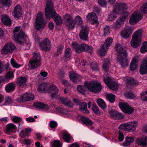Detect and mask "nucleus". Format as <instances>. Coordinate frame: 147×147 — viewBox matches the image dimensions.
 I'll return each instance as SVG.
<instances>
[{"label":"nucleus","mask_w":147,"mask_h":147,"mask_svg":"<svg viewBox=\"0 0 147 147\" xmlns=\"http://www.w3.org/2000/svg\"><path fill=\"white\" fill-rule=\"evenodd\" d=\"M141 10L143 13H147V2L144 3L141 8Z\"/></svg>","instance_id":"obj_60"},{"label":"nucleus","mask_w":147,"mask_h":147,"mask_svg":"<svg viewBox=\"0 0 147 147\" xmlns=\"http://www.w3.org/2000/svg\"><path fill=\"white\" fill-rule=\"evenodd\" d=\"M14 77L13 73L11 71H9L6 74L5 78L6 79L10 80L13 78Z\"/></svg>","instance_id":"obj_58"},{"label":"nucleus","mask_w":147,"mask_h":147,"mask_svg":"<svg viewBox=\"0 0 147 147\" xmlns=\"http://www.w3.org/2000/svg\"><path fill=\"white\" fill-rule=\"evenodd\" d=\"M77 90L80 93L84 95L85 92L86 90V87L81 85H78L77 87Z\"/></svg>","instance_id":"obj_46"},{"label":"nucleus","mask_w":147,"mask_h":147,"mask_svg":"<svg viewBox=\"0 0 147 147\" xmlns=\"http://www.w3.org/2000/svg\"><path fill=\"white\" fill-rule=\"evenodd\" d=\"M141 99L143 101L147 100V92H144L141 95Z\"/></svg>","instance_id":"obj_63"},{"label":"nucleus","mask_w":147,"mask_h":147,"mask_svg":"<svg viewBox=\"0 0 147 147\" xmlns=\"http://www.w3.org/2000/svg\"><path fill=\"white\" fill-rule=\"evenodd\" d=\"M32 129L30 128H26L22 130H21L19 133V135L21 138H24L28 136V134L31 132Z\"/></svg>","instance_id":"obj_32"},{"label":"nucleus","mask_w":147,"mask_h":147,"mask_svg":"<svg viewBox=\"0 0 147 147\" xmlns=\"http://www.w3.org/2000/svg\"><path fill=\"white\" fill-rule=\"evenodd\" d=\"M33 57L29 62L30 66L31 69H35L40 65L42 60L41 57L39 53H33Z\"/></svg>","instance_id":"obj_5"},{"label":"nucleus","mask_w":147,"mask_h":147,"mask_svg":"<svg viewBox=\"0 0 147 147\" xmlns=\"http://www.w3.org/2000/svg\"><path fill=\"white\" fill-rule=\"evenodd\" d=\"M27 80V79L26 78L21 77L18 79L17 84L19 86H24L26 84Z\"/></svg>","instance_id":"obj_38"},{"label":"nucleus","mask_w":147,"mask_h":147,"mask_svg":"<svg viewBox=\"0 0 147 147\" xmlns=\"http://www.w3.org/2000/svg\"><path fill=\"white\" fill-rule=\"evenodd\" d=\"M113 42V39L109 37L106 39L105 43L101 46L100 49L99 51V54L101 56H105L107 51L109 49Z\"/></svg>","instance_id":"obj_6"},{"label":"nucleus","mask_w":147,"mask_h":147,"mask_svg":"<svg viewBox=\"0 0 147 147\" xmlns=\"http://www.w3.org/2000/svg\"><path fill=\"white\" fill-rule=\"evenodd\" d=\"M110 27L109 26H106L103 28V32H104L103 35L105 36L108 35L110 33Z\"/></svg>","instance_id":"obj_59"},{"label":"nucleus","mask_w":147,"mask_h":147,"mask_svg":"<svg viewBox=\"0 0 147 147\" xmlns=\"http://www.w3.org/2000/svg\"><path fill=\"white\" fill-rule=\"evenodd\" d=\"M109 114L111 117L114 119H122L124 118V116L123 114L114 110L110 111Z\"/></svg>","instance_id":"obj_18"},{"label":"nucleus","mask_w":147,"mask_h":147,"mask_svg":"<svg viewBox=\"0 0 147 147\" xmlns=\"http://www.w3.org/2000/svg\"><path fill=\"white\" fill-rule=\"evenodd\" d=\"M45 107V109H47L50 111H53L56 109L55 105L53 104H50L49 105L46 104V105Z\"/></svg>","instance_id":"obj_57"},{"label":"nucleus","mask_w":147,"mask_h":147,"mask_svg":"<svg viewBox=\"0 0 147 147\" xmlns=\"http://www.w3.org/2000/svg\"><path fill=\"white\" fill-rule=\"evenodd\" d=\"M143 31L139 30L135 32L132 36V39L131 42V45L134 48H137L141 43L140 39L141 38Z\"/></svg>","instance_id":"obj_4"},{"label":"nucleus","mask_w":147,"mask_h":147,"mask_svg":"<svg viewBox=\"0 0 147 147\" xmlns=\"http://www.w3.org/2000/svg\"><path fill=\"white\" fill-rule=\"evenodd\" d=\"M11 120L14 123H18L21 122L23 120L22 118L17 116H14L11 118Z\"/></svg>","instance_id":"obj_48"},{"label":"nucleus","mask_w":147,"mask_h":147,"mask_svg":"<svg viewBox=\"0 0 147 147\" xmlns=\"http://www.w3.org/2000/svg\"><path fill=\"white\" fill-rule=\"evenodd\" d=\"M47 22L43 18V15L42 13H39L37 16L35 22V27L36 30H39L44 28Z\"/></svg>","instance_id":"obj_7"},{"label":"nucleus","mask_w":147,"mask_h":147,"mask_svg":"<svg viewBox=\"0 0 147 147\" xmlns=\"http://www.w3.org/2000/svg\"><path fill=\"white\" fill-rule=\"evenodd\" d=\"M65 23L69 29H73L75 26L74 19L69 14H66L64 16Z\"/></svg>","instance_id":"obj_9"},{"label":"nucleus","mask_w":147,"mask_h":147,"mask_svg":"<svg viewBox=\"0 0 147 147\" xmlns=\"http://www.w3.org/2000/svg\"><path fill=\"white\" fill-rule=\"evenodd\" d=\"M72 44L73 49L78 53L84 52L86 47V46H87V44H79L76 42H72Z\"/></svg>","instance_id":"obj_13"},{"label":"nucleus","mask_w":147,"mask_h":147,"mask_svg":"<svg viewBox=\"0 0 147 147\" xmlns=\"http://www.w3.org/2000/svg\"><path fill=\"white\" fill-rule=\"evenodd\" d=\"M126 57L123 56H121V57H119L118 59L119 61L123 67H125L127 66L128 65V62Z\"/></svg>","instance_id":"obj_31"},{"label":"nucleus","mask_w":147,"mask_h":147,"mask_svg":"<svg viewBox=\"0 0 147 147\" xmlns=\"http://www.w3.org/2000/svg\"><path fill=\"white\" fill-rule=\"evenodd\" d=\"M15 40L19 44V47L22 50H25L29 49L31 46L28 38L23 31L20 32L18 34L14 35Z\"/></svg>","instance_id":"obj_2"},{"label":"nucleus","mask_w":147,"mask_h":147,"mask_svg":"<svg viewBox=\"0 0 147 147\" xmlns=\"http://www.w3.org/2000/svg\"><path fill=\"white\" fill-rule=\"evenodd\" d=\"M141 13L138 11H136L132 14L129 22L130 24L134 25L138 22L142 18Z\"/></svg>","instance_id":"obj_12"},{"label":"nucleus","mask_w":147,"mask_h":147,"mask_svg":"<svg viewBox=\"0 0 147 147\" xmlns=\"http://www.w3.org/2000/svg\"><path fill=\"white\" fill-rule=\"evenodd\" d=\"M107 98L111 103H113L115 101V96L111 94H109L106 95Z\"/></svg>","instance_id":"obj_49"},{"label":"nucleus","mask_w":147,"mask_h":147,"mask_svg":"<svg viewBox=\"0 0 147 147\" xmlns=\"http://www.w3.org/2000/svg\"><path fill=\"white\" fill-rule=\"evenodd\" d=\"M140 51L142 53H146L147 51V42H146L143 43L141 48Z\"/></svg>","instance_id":"obj_56"},{"label":"nucleus","mask_w":147,"mask_h":147,"mask_svg":"<svg viewBox=\"0 0 147 147\" xmlns=\"http://www.w3.org/2000/svg\"><path fill=\"white\" fill-rule=\"evenodd\" d=\"M63 138L65 141L67 142H69L71 138V136L68 132H64L62 135Z\"/></svg>","instance_id":"obj_42"},{"label":"nucleus","mask_w":147,"mask_h":147,"mask_svg":"<svg viewBox=\"0 0 147 147\" xmlns=\"http://www.w3.org/2000/svg\"><path fill=\"white\" fill-rule=\"evenodd\" d=\"M127 7L126 4L124 3H120L117 5V9L118 11V13H122L123 14L125 13H129L126 11Z\"/></svg>","instance_id":"obj_29"},{"label":"nucleus","mask_w":147,"mask_h":147,"mask_svg":"<svg viewBox=\"0 0 147 147\" xmlns=\"http://www.w3.org/2000/svg\"><path fill=\"white\" fill-rule=\"evenodd\" d=\"M90 67L94 70H98L99 68L98 64L96 63H92L90 64Z\"/></svg>","instance_id":"obj_61"},{"label":"nucleus","mask_w":147,"mask_h":147,"mask_svg":"<svg viewBox=\"0 0 147 147\" xmlns=\"http://www.w3.org/2000/svg\"><path fill=\"white\" fill-rule=\"evenodd\" d=\"M138 56L134 57L132 59L130 64V68L132 70H134L137 67L138 64Z\"/></svg>","instance_id":"obj_33"},{"label":"nucleus","mask_w":147,"mask_h":147,"mask_svg":"<svg viewBox=\"0 0 147 147\" xmlns=\"http://www.w3.org/2000/svg\"><path fill=\"white\" fill-rule=\"evenodd\" d=\"M136 142L139 145L145 146L147 145V136L138 137L136 139Z\"/></svg>","instance_id":"obj_27"},{"label":"nucleus","mask_w":147,"mask_h":147,"mask_svg":"<svg viewBox=\"0 0 147 147\" xmlns=\"http://www.w3.org/2000/svg\"><path fill=\"white\" fill-rule=\"evenodd\" d=\"M92 109L93 111L97 115L100 114V112L98 107L96 105H93L92 107Z\"/></svg>","instance_id":"obj_62"},{"label":"nucleus","mask_w":147,"mask_h":147,"mask_svg":"<svg viewBox=\"0 0 147 147\" xmlns=\"http://www.w3.org/2000/svg\"><path fill=\"white\" fill-rule=\"evenodd\" d=\"M34 105L36 108L39 109H45V106L46 104H44L42 102H36L34 104Z\"/></svg>","instance_id":"obj_52"},{"label":"nucleus","mask_w":147,"mask_h":147,"mask_svg":"<svg viewBox=\"0 0 147 147\" xmlns=\"http://www.w3.org/2000/svg\"><path fill=\"white\" fill-rule=\"evenodd\" d=\"M13 13L14 18L16 19H19L22 16V8L20 5H18L15 6Z\"/></svg>","instance_id":"obj_20"},{"label":"nucleus","mask_w":147,"mask_h":147,"mask_svg":"<svg viewBox=\"0 0 147 147\" xmlns=\"http://www.w3.org/2000/svg\"><path fill=\"white\" fill-rule=\"evenodd\" d=\"M16 126L14 124L9 123L6 125L5 133L7 134H11L16 131Z\"/></svg>","instance_id":"obj_25"},{"label":"nucleus","mask_w":147,"mask_h":147,"mask_svg":"<svg viewBox=\"0 0 147 147\" xmlns=\"http://www.w3.org/2000/svg\"><path fill=\"white\" fill-rule=\"evenodd\" d=\"M89 28L87 26H84L80 30L79 36L80 38L83 40H86L88 39V34Z\"/></svg>","instance_id":"obj_16"},{"label":"nucleus","mask_w":147,"mask_h":147,"mask_svg":"<svg viewBox=\"0 0 147 147\" xmlns=\"http://www.w3.org/2000/svg\"><path fill=\"white\" fill-rule=\"evenodd\" d=\"M34 95L31 93L26 92L22 94L20 96L17 98V101L19 102H22L30 100H33L34 99Z\"/></svg>","instance_id":"obj_10"},{"label":"nucleus","mask_w":147,"mask_h":147,"mask_svg":"<svg viewBox=\"0 0 147 147\" xmlns=\"http://www.w3.org/2000/svg\"><path fill=\"white\" fill-rule=\"evenodd\" d=\"M84 51L87 52L90 54H92L94 52V48L91 46H89L87 44V46H86Z\"/></svg>","instance_id":"obj_54"},{"label":"nucleus","mask_w":147,"mask_h":147,"mask_svg":"<svg viewBox=\"0 0 147 147\" xmlns=\"http://www.w3.org/2000/svg\"><path fill=\"white\" fill-rule=\"evenodd\" d=\"M16 87L15 84L13 82L7 84L5 87V89L7 92H10L13 91Z\"/></svg>","instance_id":"obj_34"},{"label":"nucleus","mask_w":147,"mask_h":147,"mask_svg":"<svg viewBox=\"0 0 147 147\" xmlns=\"http://www.w3.org/2000/svg\"><path fill=\"white\" fill-rule=\"evenodd\" d=\"M117 12L114 10L108 16V19L109 20L112 21L114 20L116 18V15L117 14Z\"/></svg>","instance_id":"obj_50"},{"label":"nucleus","mask_w":147,"mask_h":147,"mask_svg":"<svg viewBox=\"0 0 147 147\" xmlns=\"http://www.w3.org/2000/svg\"><path fill=\"white\" fill-rule=\"evenodd\" d=\"M115 48L116 51L118 53L121 55H119V57H121V56L124 57H126L127 55L126 52V48L121 45L117 44L116 45Z\"/></svg>","instance_id":"obj_21"},{"label":"nucleus","mask_w":147,"mask_h":147,"mask_svg":"<svg viewBox=\"0 0 147 147\" xmlns=\"http://www.w3.org/2000/svg\"><path fill=\"white\" fill-rule=\"evenodd\" d=\"M108 86L110 89L115 91L117 89L118 85L117 83L112 81Z\"/></svg>","instance_id":"obj_45"},{"label":"nucleus","mask_w":147,"mask_h":147,"mask_svg":"<svg viewBox=\"0 0 147 147\" xmlns=\"http://www.w3.org/2000/svg\"><path fill=\"white\" fill-rule=\"evenodd\" d=\"M11 63L13 67L17 68L21 66V65L17 63L16 61L13 58L11 59Z\"/></svg>","instance_id":"obj_53"},{"label":"nucleus","mask_w":147,"mask_h":147,"mask_svg":"<svg viewBox=\"0 0 147 147\" xmlns=\"http://www.w3.org/2000/svg\"><path fill=\"white\" fill-rule=\"evenodd\" d=\"M138 126V122L134 121L127 123V131H135Z\"/></svg>","instance_id":"obj_22"},{"label":"nucleus","mask_w":147,"mask_h":147,"mask_svg":"<svg viewBox=\"0 0 147 147\" xmlns=\"http://www.w3.org/2000/svg\"><path fill=\"white\" fill-rule=\"evenodd\" d=\"M128 16V13H125L118 19L116 21L114 27L115 29H117L122 26L124 23V21Z\"/></svg>","instance_id":"obj_14"},{"label":"nucleus","mask_w":147,"mask_h":147,"mask_svg":"<svg viewBox=\"0 0 147 147\" xmlns=\"http://www.w3.org/2000/svg\"><path fill=\"white\" fill-rule=\"evenodd\" d=\"M39 46L43 50L48 51L51 50V45L50 41L48 38H46L40 42Z\"/></svg>","instance_id":"obj_15"},{"label":"nucleus","mask_w":147,"mask_h":147,"mask_svg":"<svg viewBox=\"0 0 147 147\" xmlns=\"http://www.w3.org/2000/svg\"><path fill=\"white\" fill-rule=\"evenodd\" d=\"M48 92L50 93L52 98H56L59 96V90L56 86L54 85H51L49 88Z\"/></svg>","instance_id":"obj_17"},{"label":"nucleus","mask_w":147,"mask_h":147,"mask_svg":"<svg viewBox=\"0 0 147 147\" xmlns=\"http://www.w3.org/2000/svg\"><path fill=\"white\" fill-rule=\"evenodd\" d=\"M119 105L121 110L126 113L131 114L134 111V109L126 103L120 102L119 103Z\"/></svg>","instance_id":"obj_11"},{"label":"nucleus","mask_w":147,"mask_h":147,"mask_svg":"<svg viewBox=\"0 0 147 147\" xmlns=\"http://www.w3.org/2000/svg\"><path fill=\"white\" fill-rule=\"evenodd\" d=\"M86 18L90 23L92 24L96 23L98 21L96 14L94 12L88 13Z\"/></svg>","instance_id":"obj_26"},{"label":"nucleus","mask_w":147,"mask_h":147,"mask_svg":"<svg viewBox=\"0 0 147 147\" xmlns=\"http://www.w3.org/2000/svg\"><path fill=\"white\" fill-rule=\"evenodd\" d=\"M0 3L3 6L9 7L11 5L10 0H0Z\"/></svg>","instance_id":"obj_47"},{"label":"nucleus","mask_w":147,"mask_h":147,"mask_svg":"<svg viewBox=\"0 0 147 147\" xmlns=\"http://www.w3.org/2000/svg\"><path fill=\"white\" fill-rule=\"evenodd\" d=\"M59 100L62 103L65 105L73 108L74 104L73 102L68 98L64 97H60L59 98Z\"/></svg>","instance_id":"obj_28"},{"label":"nucleus","mask_w":147,"mask_h":147,"mask_svg":"<svg viewBox=\"0 0 147 147\" xmlns=\"http://www.w3.org/2000/svg\"><path fill=\"white\" fill-rule=\"evenodd\" d=\"M87 105L86 102H83L80 103L79 105V109L82 111L88 114L89 111L87 109Z\"/></svg>","instance_id":"obj_35"},{"label":"nucleus","mask_w":147,"mask_h":147,"mask_svg":"<svg viewBox=\"0 0 147 147\" xmlns=\"http://www.w3.org/2000/svg\"><path fill=\"white\" fill-rule=\"evenodd\" d=\"M45 15L46 18L53 19L57 25L62 24L63 20L59 15L56 13L54 8L53 3L51 1H47L45 9Z\"/></svg>","instance_id":"obj_1"},{"label":"nucleus","mask_w":147,"mask_h":147,"mask_svg":"<svg viewBox=\"0 0 147 147\" xmlns=\"http://www.w3.org/2000/svg\"><path fill=\"white\" fill-rule=\"evenodd\" d=\"M133 30V28L131 27H126L121 31V35L123 38H128L132 33Z\"/></svg>","instance_id":"obj_19"},{"label":"nucleus","mask_w":147,"mask_h":147,"mask_svg":"<svg viewBox=\"0 0 147 147\" xmlns=\"http://www.w3.org/2000/svg\"><path fill=\"white\" fill-rule=\"evenodd\" d=\"M72 51L69 47L66 49L65 51L64 57L66 59L68 60L70 59Z\"/></svg>","instance_id":"obj_41"},{"label":"nucleus","mask_w":147,"mask_h":147,"mask_svg":"<svg viewBox=\"0 0 147 147\" xmlns=\"http://www.w3.org/2000/svg\"><path fill=\"white\" fill-rule=\"evenodd\" d=\"M127 83L129 85H134L136 86L138 85V82L137 80L129 77H127Z\"/></svg>","instance_id":"obj_40"},{"label":"nucleus","mask_w":147,"mask_h":147,"mask_svg":"<svg viewBox=\"0 0 147 147\" xmlns=\"http://www.w3.org/2000/svg\"><path fill=\"white\" fill-rule=\"evenodd\" d=\"M74 20L75 25L77 24L79 26H82L83 24L81 18L79 16H76Z\"/></svg>","instance_id":"obj_44"},{"label":"nucleus","mask_w":147,"mask_h":147,"mask_svg":"<svg viewBox=\"0 0 147 147\" xmlns=\"http://www.w3.org/2000/svg\"><path fill=\"white\" fill-rule=\"evenodd\" d=\"M140 72L143 75L147 73V58L144 59L142 62L140 66Z\"/></svg>","instance_id":"obj_24"},{"label":"nucleus","mask_w":147,"mask_h":147,"mask_svg":"<svg viewBox=\"0 0 147 147\" xmlns=\"http://www.w3.org/2000/svg\"><path fill=\"white\" fill-rule=\"evenodd\" d=\"M57 123L54 121H50L49 123L50 127L51 128H56L57 126Z\"/></svg>","instance_id":"obj_64"},{"label":"nucleus","mask_w":147,"mask_h":147,"mask_svg":"<svg viewBox=\"0 0 147 147\" xmlns=\"http://www.w3.org/2000/svg\"><path fill=\"white\" fill-rule=\"evenodd\" d=\"M97 103L99 106L103 109L105 108L106 107V105L105 102L102 99H98L97 101Z\"/></svg>","instance_id":"obj_51"},{"label":"nucleus","mask_w":147,"mask_h":147,"mask_svg":"<svg viewBox=\"0 0 147 147\" xmlns=\"http://www.w3.org/2000/svg\"><path fill=\"white\" fill-rule=\"evenodd\" d=\"M51 144L53 147H62V145L60 141L58 140L54 141L51 142Z\"/></svg>","instance_id":"obj_55"},{"label":"nucleus","mask_w":147,"mask_h":147,"mask_svg":"<svg viewBox=\"0 0 147 147\" xmlns=\"http://www.w3.org/2000/svg\"><path fill=\"white\" fill-rule=\"evenodd\" d=\"M69 75L71 80L74 83L80 81L81 79L80 76L72 71L69 72Z\"/></svg>","instance_id":"obj_23"},{"label":"nucleus","mask_w":147,"mask_h":147,"mask_svg":"<svg viewBox=\"0 0 147 147\" xmlns=\"http://www.w3.org/2000/svg\"><path fill=\"white\" fill-rule=\"evenodd\" d=\"M85 86L90 92H98L102 89V86L97 81H92L89 83L85 82Z\"/></svg>","instance_id":"obj_3"},{"label":"nucleus","mask_w":147,"mask_h":147,"mask_svg":"<svg viewBox=\"0 0 147 147\" xmlns=\"http://www.w3.org/2000/svg\"><path fill=\"white\" fill-rule=\"evenodd\" d=\"M2 22L7 26H10L11 24V21L9 16L7 15H3L1 16Z\"/></svg>","instance_id":"obj_30"},{"label":"nucleus","mask_w":147,"mask_h":147,"mask_svg":"<svg viewBox=\"0 0 147 147\" xmlns=\"http://www.w3.org/2000/svg\"><path fill=\"white\" fill-rule=\"evenodd\" d=\"M16 49L14 45L12 42H9L5 45L1 50L2 54H9L12 53Z\"/></svg>","instance_id":"obj_8"},{"label":"nucleus","mask_w":147,"mask_h":147,"mask_svg":"<svg viewBox=\"0 0 147 147\" xmlns=\"http://www.w3.org/2000/svg\"><path fill=\"white\" fill-rule=\"evenodd\" d=\"M81 120L83 123L88 126L92 125V122L88 118L82 116L81 117Z\"/></svg>","instance_id":"obj_36"},{"label":"nucleus","mask_w":147,"mask_h":147,"mask_svg":"<svg viewBox=\"0 0 147 147\" xmlns=\"http://www.w3.org/2000/svg\"><path fill=\"white\" fill-rule=\"evenodd\" d=\"M110 64V62L109 59H106L103 61L102 67L106 72L108 70Z\"/></svg>","instance_id":"obj_37"},{"label":"nucleus","mask_w":147,"mask_h":147,"mask_svg":"<svg viewBox=\"0 0 147 147\" xmlns=\"http://www.w3.org/2000/svg\"><path fill=\"white\" fill-rule=\"evenodd\" d=\"M134 141V139L133 137L127 136L125 138V141L123 143V145L124 146H127L133 143Z\"/></svg>","instance_id":"obj_39"},{"label":"nucleus","mask_w":147,"mask_h":147,"mask_svg":"<svg viewBox=\"0 0 147 147\" xmlns=\"http://www.w3.org/2000/svg\"><path fill=\"white\" fill-rule=\"evenodd\" d=\"M47 88V84L46 83H43L39 86L38 90L40 92H42L46 90Z\"/></svg>","instance_id":"obj_43"}]
</instances>
